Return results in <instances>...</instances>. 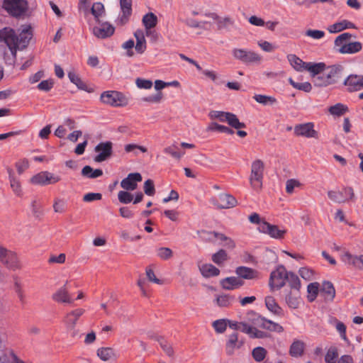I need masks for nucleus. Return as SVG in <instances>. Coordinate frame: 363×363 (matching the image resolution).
<instances>
[{
    "mask_svg": "<svg viewBox=\"0 0 363 363\" xmlns=\"http://www.w3.org/2000/svg\"><path fill=\"white\" fill-rule=\"evenodd\" d=\"M32 37L33 30L29 25L22 26L18 35L10 28L0 30V41L8 46L13 57H16L18 49L23 50L28 45Z\"/></svg>",
    "mask_w": 363,
    "mask_h": 363,
    "instance_id": "1",
    "label": "nucleus"
},
{
    "mask_svg": "<svg viewBox=\"0 0 363 363\" xmlns=\"http://www.w3.org/2000/svg\"><path fill=\"white\" fill-rule=\"evenodd\" d=\"M212 119L215 121L211 123L208 129L218 133L233 134L234 133L228 127L219 124L218 122H227L231 127L236 129L244 128L245 123L240 122L236 115H212Z\"/></svg>",
    "mask_w": 363,
    "mask_h": 363,
    "instance_id": "2",
    "label": "nucleus"
},
{
    "mask_svg": "<svg viewBox=\"0 0 363 363\" xmlns=\"http://www.w3.org/2000/svg\"><path fill=\"white\" fill-rule=\"evenodd\" d=\"M354 37L350 33H343L339 35L334 40V46L336 50L341 54L352 55L360 52L362 44L359 41L351 42Z\"/></svg>",
    "mask_w": 363,
    "mask_h": 363,
    "instance_id": "3",
    "label": "nucleus"
},
{
    "mask_svg": "<svg viewBox=\"0 0 363 363\" xmlns=\"http://www.w3.org/2000/svg\"><path fill=\"white\" fill-rule=\"evenodd\" d=\"M264 164L259 160L252 162L250 183L253 189L258 191L262 189L264 177Z\"/></svg>",
    "mask_w": 363,
    "mask_h": 363,
    "instance_id": "4",
    "label": "nucleus"
},
{
    "mask_svg": "<svg viewBox=\"0 0 363 363\" xmlns=\"http://www.w3.org/2000/svg\"><path fill=\"white\" fill-rule=\"evenodd\" d=\"M231 52L234 59L247 65L259 64L262 60L258 53L251 50L235 48Z\"/></svg>",
    "mask_w": 363,
    "mask_h": 363,
    "instance_id": "5",
    "label": "nucleus"
},
{
    "mask_svg": "<svg viewBox=\"0 0 363 363\" xmlns=\"http://www.w3.org/2000/svg\"><path fill=\"white\" fill-rule=\"evenodd\" d=\"M104 104L112 106H125L128 104V98L121 92L116 91H104L101 95Z\"/></svg>",
    "mask_w": 363,
    "mask_h": 363,
    "instance_id": "6",
    "label": "nucleus"
},
{
    "mask_svg": "<svg viewBox=\"0 0 363 363\" xmlns=\"http://www.w3.org/2000/svg\"><path fill=\"white\" fill-rule=\"evenodd\" d=\"M289 272L286 268L280 265L270 274L269 286L272 290H278L282 288L286 281Z\"/></svg>",
    "mask_w": 363,
    "mask_h": 363,
    "instance_id": "7",
    "label": "nucleus"
},
{
    "mask_svg": "<svg viewBox=\"0 0 363 363\" xmlns=\"http://www.w3.org/2000/svg\"><path fill=\"white\" fill-rule=\"evenodd\" d=\"M3 8L11 16L20 17L28 9L26 0H4Z\"/></svg>",
    "mask_w": 363,
    "mask_h": 363,
    "instance_id": "8",
    "label": "nucleus"
},
{
    "mask_svg": "<svg viewBox=\"0 0 363 363\" xmlns=\"http://www.w3.org/2000/svg\"><path fill=\"white\" fill-rule=\"evenodd\" d=\"M328 196L334 203H344L352 200L354 197V193L352 187H343L341 190L328 191Z\"/></svg>",
    "mask_w": 363,
    "mask_h": 363,
    "instance_id": "9",
    "label": "nucleus"
},
{
    "mask_svg": "<svg viewBox=\"0 0 363 363\" xmlns=\"http://www.w3.org/2000/svg\"><path fill=\"white\" fill-rule=\"evenodd\" d=\"M61 180V177L48 171L40 172L33 176L30 182L35 185L47 186L55 184Z\"/></svg>",
    "mask_w": 363,
    "mask_h": 363,
    "instance_id": "10",
    "label": "nucleus"
},
{
    "mask_svg": "<svg viewBox=\"0 0 363 363\" xmlns=\"http://www.w3.org/2000/svg\"><path fill=\"white\" fill-rule=\"evenodd\" d=\"M0 263L13 270L19 267L16 254L1 245H0Z\"/></svg>",
    "mask_w": 363,
    "mask_h": 363,
    "instance_id": "11",
    "label": "nucleus"
},
{
    "mask_svg": "<svg viewBox=\"0 0 363 363\" xmlns=\"http://www.w3.org/2000/svg\"><path fill=\"white\" fill-rule=\"evenodd\" d=\"M98 154L94 157L96 162H102L110 158L113 153V143L111 141L99 143L94 148Z\"/></svg>",
    "mask_w": 363,
    "mask_h": 363,
    "instance_id": "12",
    "label": "nucleus"
},
{
    "mask_svg": "<svg viewBox=\"0 0 363 363\" xmlns=\"http://www.w3.org/2000/svg\"><path fill=\"white\" fill-rule=\"evenodd\" d=\"M210 201L218 208H230L237 205L236 199L228 194H220L211 198Z\"/></svg>",
    "mask_w": 363,
    "mask_h": 363,
    "instance_id": "13",
    "label": "nucleus"
},
{
    "mask_svg": "<svg viewBox=\"0 0 363 363\" xmlns=\"http://www.w3.org/2000/svg\"><path fill=\"white\" fill-rule=\"evenodd\" d=\"M255 316L256 317L254 318V324L257 327L278 333L284 331V328L279 323H274L257 315H255Z\"/></svg>",
    "mask_w": 363,
    "mask_h": 363,
    "instance_id": "14",
    "label": "nucleus"
},
{
    "mask_svg": "<svg viewBox=\"0 0 363 363\" xmlns=\"http://www.w3.org/2000/svg\"><path fill=\"white\" fill-rule=\"evenodd\" d=\"M258 229L261 233L267 234L274 239L283 238L286 233L285 229H279L277 225H272L268 222L261 223Z\"/></svg>",
    "mask_w": 363,
    "mask_h": 363,
    "instance_id": "15",
    "label": "nucleus"
},
{
    "mask_svg": "<svg viewBox=\"0 0 363 363\" xmlns=\"http://www.w3.org/2000/svg\"><path fill=\"white\" fill-rule=\"evenodd\" d=\"M294 134L298 136L308 138H316L318 137V133L314 130V124L313 123H306L295 125Z\"/></svg>",
    "mask_w": 363,
    "mask_h": 363,
    "instance_id": "16",
    "label": "nucleus"
},
{
    "mask_svg": "<svg viewBox=\"0 0 363 363\" xmlns=\"http://www.w3.org/2000/svg\"><path fill=\"white\" fill-rule=\"evenodd\" d=\"M115 31V28L107 22L102 23L93 28L92 32L97 38L104 39L111 37Z\"/></svg>",
    "mask_w": 363,
    "mask_h": 363,
    "instance_id": "17",
    "label": "nucleus"
},
{
    "mask_svg": "<svg viewBox=\"0 0 363 363\" xmlns=\"http://www.w3.org/2000/svg\"><path fill=\"white\" fill-rule=\"evenodd\" d=\"M347 91L352 92L363 89V76L350 74L343 82Z\"/></svg>",
    "mask_w": 363,
    "mask_h": 363,
    "instance_id": "18",
    "label": "nucleus"
},
{
    "mask_svg": "<svg viewBox=\"0 0 363 363\" xmlns=\"http://www.w3.org/2000/svg\"><path fill=\"white\" fill-rule=\"evenodd\" d=\"M52 299L57 303L72 304L74 299L69 293V290L65 285L58 289L52 296Z\"/></svg>",
    "mask_w": 363,
    "mask_h": 363,
    "instance_id": "19",
    "label": "nucleus"
},
{
    "mask_svg": "<svg viewBox=\"0 0 363 363\" xmlns=\"http://www.w3.org/2000/svg\"><path fill=\"white\" fill-rule=\"evenodd\" d=\"M142 181L140 173H130L121 182V186L126 191H133L137 188V182Z\"/></svg>",
    "mask_w": 363,
    "mask_h": 363,
    "instance_id": "20",
    "label": "nucleus"
},
{
    "mask_svg": "<svg viewBox=\"0 0 363 363\" xmlns=\"http://www.w3.org/2000/svg\"><path fill=\"white\" fill-rule=\"evenodd\" d=\"M243 343L242 340H239L237 333L229 335L225 345L227 354L232 355L235 350L240 349L243 345Z\"/></svg>",
    "mask_w": 363,
    "mask_h": 363,
    "instance_id": "21",
    "label": "nucleus"
},
{
    "mask_svg": "<svg viewBox=\"0 0 363 363\" xmlns=\"http://www.w3.org/2000/svg\"><path fill=\"white\" fill-rule=\"evenodd\" d=\"M329 84H335L342 77L343 67L341 65H333L325 70Z\"/></svg>",
    "mask_w": 363,
    "mask_h": 363,
    "instance_id": "22",
    "label": "nucleus"
},
{
    "mask_svg": "<svg viewBox=\"0 0 363 363\" xmlns=\"http://www.w3.org/2000/svg\"><path fill=\"white\" fill-rule=\"evenodd\" d=\"M157 16L152 12L147 13L143 16L142 23L146 30V35L149 36L154 34L156 36L157 35L156 33L151 31V29L157 26Z\"/></svg>",
    "mask_w": 363,
    "mask_h": 363,
    "instance_id": "23",
    "label": "nucleus"
},
{
    "mask_svg": "<svg viewBox=\"0 0 363 363\" xmlns=\"http://www.w3.org/2000/svg\"><path fill=\"white\" fill-rule=\"evenodd\" d=\"M84 311L82 308H77L67 314L64 321L68 329L74 328L77 320L84 314Z\"/></svg>",
    "mask_w": 363,
    "mask_h": 363,
    "instance_id": "24",
    "label": "nucleus"
},
{
    "mask_svg": "<svg viewBox=\"0 0 363 363\" xmlns=\"http://www.w3.org/2000/svg\"><path fill=\"white\" fill-rule=\"evenodd\" d=\"M220 284L225 290H234L242 286L244 282L239 277H230L222 279Z\"/></svg>",
    "mask_w": 363,
    "mask_h": 363,
    "instance_id": "25",
    "label": "nucleus"
},
{
    "mask_svg": "<svg viewBox=\"0 0 363 363\" xmlns=\"http://www.w3.org/2000/svg\"><path fill=\"white\" fill-rule=\"evenodd\" d=\"M353 28L356 29V26L347 21V20H342L339 22H336L330 26H329L327 28L328 31L330 33H337L339 32H341L346 29Z\"/></svg>",
    "mask_w": 363,
    "mask_h": 363,
    "instance_id": "26",
    "label": "nucleus"
},
{
    "mask_svg": "<svg viewBox=\"0 0 363 363\" xmlns=\"http://www.w3.org/2000/svg\"><path fill=\"white\" fill-rule=\"evenodd\" d=\"M342 259L345 263L351 264L359 269L363 270V255L354 256L346 252L342 255Z\"/></svg>",
    "mask_w": 363,
    "mask_h": 363,
    "instance_id": "27",
    "label": "nucleus"
},
{
    "mask_svg": "<svg viewBox=\"0 0 363 363\" xmlns=\"http://www.w3.org/2000/svg\"><path fill=\"white\" fill-rule=\"evenodd\" d=\"M239 330L247 334L252 338H263L264 333L257 330L255 327H252L246 323L240 322Z\"/></svg>",
    "mask_w": 363,
    "mask_h": 363,
    "instance_id": "28",
    "label": "nucleus"
},
{
    "mask_svg": "<svg viewBox=\"0 0 363 363\" xmlns=\"http://www.w3.org/2000/svg\"><path fill=\"white\" fill-rule=\"evenodd\" d=\"M133 35L136 39L135 50L139 54L144 53L147 48V43L143 30L138 29L134 32Z\"/></svg>",
    "mask_w": 363,
    "mask_h": 363,
    "instance_id": "29",
    "label": "nucleus"
},
{
    "mask_svg": "<svg viewBox=\"0 0 363 363\" xmlns=\"http://www.w3.org/2000/svg\"><path fill=\"white\" fill-rule=\"evenodd\" d=\"M121 9L123 13L120 21L125 24L132 13V0H120Z\"/></svg>",
    "mask_w": 363,
    "mask_h": 363,
    "instance_id": "30",
    "label": "nucleus"
},
{
    "mask_svg": "<svg viewBox=\"0 0 363 363\" xmlns=\"http://www.w3.org/2000/svg\"><path fill=\"white\" fill-rule=\"evenodd\" d=\"M199 269L206 278L216 277L220 274V270L211 264H199Z\"/></svg>",
    "mask_w": 363,
    "mask_h": 363,
    "instance_id": "31",
    "label": "nucleus"
},
{
    "mask_svg": "<svg viewBox=\"0 0 363 363\" xmlns=\"http://www.w3.org/2000/svg\"><path fill=\"white\" fill-rule=\"evenodd\" d=\"M7 172L9 174L10 186L13 192L16 196H21L22 195V188L19 179L16 178V177L14 175L13 171L11 168H9Z\"/></svg>",
    "mask_w": 363,
    "mask_h": 363,
    "instance_id": "32",
    "label": "nucleus"
},
{
    "mask_svg": "<svg viewBox=\"0 0 363 363\" xmlns=\"http://www.w3.org/2000/svg\"><path fill=\"white\" fill-rule=\"evenodd\" d=\"M265 305L267 308L272 313L277 315H283V309L277 303L273 296H268L265 298Z\"/></svg>",
    "mask_w": 363,
    "mask_h": 363,
    "instance_id": "33",
    "label": "nucleus"
},
{
    "mask_svg": "<svg viewBox=\"0 0 363 363\" xmlns=\"http://www.w3.org/2000/svg\"><path fill=\"white\" fill-rule=\"evenodd\" d=\"M235 298L234 296L230 294H220L218 295L216 298V304L221 308H228L233 305Z\"/></svg>",
    "mask_w": 363,
    "mask_h": 363,
    "instance_id": "34",
    "label": "nucleus"
},
{
    "mask_svg": "<svg viewBox=\"0 0 363 363\" xmlns=\"http://www.w3.org/2000/svg\"><path fill=\"white\" fill-rule=\"evenodd\" d=\"M305 349V344L301 340H294L289 349V354L291 357H298L302 356Z\"/></svg>",
    "mask_w": 363,
    "mask_h": 363,
    "instance_id": "35",
    "label": "nucleus"
},
{
    "mask_svg": "<svg viewBox=\"0 0 363 363\" xmlns=\"http://www.w3.org/2000/svg\"><path fill=\"white\" fill-rule=\"evenodd\" d=\"M236 274L241 278L252 279L257 277V272L247 267H239L236 269Z\"/></svg>",
    "mask_w": 363,
    "mask_h": 363,
    "instance_id": "36",
    "label": "nucleus"
},
{
    "mask_svg": "<svg viewBox=\"0 0 363 363\" xmlns=\"http://www.w3.org/2000/svg\"><path fill=\"white\" fill-rule=\"evenodd\" d=\"M287 59L291 65L297 71L306 70L307 63L304 62L302 60L295 55H289Z\"/></svg>",
    "mask_w": 363,
    "mask_h": 363,
    "instance_id": "37",
    "label": "nucleus"
},
{
    "mask_svg": "<svg viewBox=\"0 0 363 363\" xmlns=\"http://www.w3.org/2000/svg\"><path fill=\"white\" fill-rule=\"evenodd\" d=\"M287 306L292 309H296L299 307L301 300L298 294H293L291 291L285 298Z\"/></svg>",
    "mask_w": 363,
    "mask_h": 363,
    "instance_id": "38",
    "label": "nucleus"
},
{
    "mask_svg": "<svg viewBox=\"0 0 363 363\" xmlns=\"http://www.w3.org/2000/svg\"><path fill=\"white\" fill-rule=\"evenodd\" d=\"M325 64L323 62L320 63H307L306 70L309 71L313 77L318 76L325 71Z\"/></svg>",
    "mask_w": 363,
    "mask_h": 363,
    "instance_id": "39",
    "label": "nucleus"
},
{
    "mask_svg": "<svg viewBox=\"0 0 363 363\" xmlns=\"http://www.w3.org/2000/svg\"><path fill=\"white\" fill-rule=\"evenodd\" d=\"M320 292L325 296V298L333 300L335 296V290L333 284L330 281H324L323 283Z\"/></svg>",
    "mask_w": 363,
    "mask_h": 363,
    "instance_id": "40",
    "label": "nucleus"
},
{
    "mask_svg": "<svg viewBox=\"0 0 363 363\" xmlns=\"http://www.w3.org/2000/svg\"><path fill=\"white\" fill-rule=\"evenodd\" d=\"M82 174L89 179H95L102 176L103 171L100 169H94L90 166L86 165L82 169Z\"/></svg>",
    "mask_w": 363,
    "mask_h": 363,
    "instance_id": "41",
    "label": "nucleus"
},
{
    "mask_svg": "<svg viewBox=\"0 0 363 363\" xmlns=\"http://www.w3.org/2000/svg\"><path fill=\"white\" fill-rule=\"evenodd\" d=\"M164 152L171 155L172 157L180 160L184 155V151H180L177 144L174 143L164 149Z\"/></svg>",
    "mask_w": 363,
    "mask_h": 363,
    "instance_id": "42",
    "label": "nucleus"
},
{
    "mask_svg": "<svg viewBox=\"0 0 363 363\" xmlns=\"http://www.w3.org/2000/svg\"><path fill=\"white\" fill-rule=\"evenodd\" d=\"M156 340L159 342L162 350L167 356L170 357H174V352L172 346L167 340L162 337H157Z\"/></svg>",
    "mask_w": 363,
    "mask_h": 363,
    "instance_id": "43",
    "label": "nucleus"
},
{
    "mask_svg": "<svg viewBox=\"0 0 363 363\" xmlns=\"http://www.w3.org/2000/svg\"><path fill=\"white\" fill-rule=\"evenodd\" d=\"M91 13L94 16L96 21L99 23V18L105 13L103 4L101 2L94 3L91 8Z\"/></svg>",
    "mask_w": 363,
    "mask_h": 363,
    "instance_id": "44",
    "label": "nucleus"
},
{
    "mask_svg": "<svg viewBox=\"0 0 363 363\" xmlns=\"http://www.w3.org/2000/svg\"><path fill=\"white\" fill-rule=\"evenodd\" d=\"M329 113H345L346 112H354V111L349 108L346 104L337 103L328 108Z\"/></svg>",
    "mask_w": 363,
    "mask_h": 363,
    "instance_id": "45",
    "label": "nucleus"
},
{
    "mask_svg": "<svg viewBox=\"0 0 363 363\" xmlns=\"http://www.w3.org/2000/svg\"><path fill=\"white\" fill-rule=\"evenodd\" d=\"M211 234L213 235L214 238L223 242V245L224 247L230 249H233L235 247V245L234 241L231 238L225 236L224 234L217 232H213Z\"/></svg>",
    "mask_w": 363,
    "mask_h": 363,
    "instance_id": "46",
    "label": "nucleus"
},
{
    "mask_svg": "<svg viewBox=\"0 0 363 363\" xmlns=\"http://www.w3.org/2000/svg\"><path fill=\"white\" fill-rule=\"evenodd\" d=\"M97 356L103 361H108L114 357V352L110 347H101L97 350Z\"/></svg>",
    "mask_w": 363,
    "mask_h": 363,
    "instance_id": "47",
    "label": "nucleus"
},
{
    "mask_svg": "<svg viewBox=\"0 0 363 363\" xmlns=\"http://www.w3.org/2000/svg\"><path fill=\"white\" fill-rule=\"evenodd\" d=\"M307 291H308V300L310 302L313 301L315 299V298L318 294L319 284L318 282L311 283L308 286Z\"/></svg>",
    "mask_w": 363,
    "mask_h": 363,
    "instance_id": "48",
    "label": "nucleus"
},
{
    "mask_svg": "<svg viewBox=\"0 0 363 363\" xmlns=\"http://www.w3.org/2000/svg\"><path fill=\"white\" fill-rule=\"evenodd\" d=\"M290 84L295 89L303 91L305 92H310L312 86L309 82H296L292 78L289 79Z\"/></svg>",
    "mask_w": 363,
    "mask_h": 363,
    "instance_id": "49",
    "label": "nucleus"
},
{
    "mask_svg": "<svg viewBox=\"0 0 363 363\" xmlns=\"http://www.w3.org/2000/svg\"><path fill=\"white\" fill-rule=\"evenodd\" d=\"M338 357V351L336 347H330L325 356L326 363H335Z\"/></svg>",
    "mask_w": 363,
    "mask_h": 363,
    "instance_id": "50",
    "label": "nucleus"
},
{
    "mask_svg": "<svg viewBox=\"0 0 363 363\" xmlns=\"http://www.w3.org/2000/svg\"><path fill=\"white\" fill-rule=\"evenodd\" d=\"M286 281H288L291 289L298 291L301 288V282L299 278L294 273L289 272Z\"/></svg>",
    "mask_w": 363,
    "mask_h": 363,
    "instance_id": "51",
    "label": "nucleus"
},
{
    "mask_svg": "<svg viewBox=\"0 0 363 363\" xmlns=\"http://www.w3.org/2000/svg\"><path fill=\"white\" fill-rule=\"evenodd\" d=\"M252 355L256 362H262L267 355V350L262 347H257L253 349Z\"/></svg>",
    "mask_w": 363,
    "mask_h": 363,
    "instance_id": "52",
    "label": "nucleus"
},
{
    "mask_svg": "<svg viewBox=\"0 0 363 363\" xmlns=\"http://www.w3.org/2000/svg\"><path fill=\"white\" fill-rule=\"evenodd\" d=\"M228 259V255L224 250H220L212 255V261L216 264H221Z\"/></svg>",
    "mask_w": 363,
    "mask_h": 363,
    "instance_id": "53",
    "label": "nucleus"
},
{
    "mask_svg": "<svg viewBox=\"0 0 363 363\" xmlns=\"http://www.w3.org/2000/svg\"><path fill=\"white\" fill-rule=\"evenodd\" d=\"M157 256L160 257L161 259L167 260L172 257L173 252L169 247H162L157 249Z\"/></svg>",
    "mask_w": 363,
    "mask_h": 363,
    "instance_id": "54",
    "label": "nucleus"
},
{
    "mask_svg": "<svg viewBox=\"0 0 363 363\" xmlns=\"http://www.w3.org/2000/svg\"><path fill=\"white\" fill-rule=\"evenodd\" d=\"M53 210L55 213H64L66 211V202L64 199L56 198L54 200Z\"/></svg>",
    "mask_w": 363,
    "mask_h": 363,
    "instance_id": "55",
    "label": "nucleus"
},
{
    "mask_svg": "<svg viewBox=\"0 0 363 363\" xmlns=\"http://www.w3.org/2000/svg\"><path fill=\"white\" fill-rule=\"evenodd\" d=\"M29 165V161L28 159L26 158L19 160L15 164L18 174H22L27 169H28Z\"/></svg>",
    "mask_w": 363,
    "mask_h": 363,
    "instance_id": "56",
    "label": "nucleus"
},
{
    "mask_svg": "<svg viewBox=\"0 0 363 363\" xmlns=\"http://www.w3.org/2000/svg\"><path fill=\"white\" fill-rule=\"evenodd\" d=\"M212 325L217 333H223L226 330L228 322L226 320L220 319L215 320Z\"/></svg>",
    "mask_w": 363,
    "mask_h": 363,
    "instance_id": "57",
    "label": "nucleus"
},
{
    "mask_svg": "<svg viewBox=\"0 0 363 363\" xmlns=\"http://www.w3.org/2000/svg\"><path fill=\"white\" fill-rule=\"evenodd\" d=\"M299 275L306 281H311L314 279V272L313 271L308 267H301L299 269Z\"/></svg>",
    "mask_w": 363,
    "mask_h": 363,
    "instance_id": "58",
    "label": "nucleus"
},
{
    "mask_svg": "<svg viewBox=\"0 0 363 363\" xmlns=\"http://www.w3.org/2000/svg\"><path fill=\"white\" fill-rule=\"evenodd\" d=\"M326 73L325 72H323L318 76L314 77V84L315 86H326L329 85V83H328V79L326 78Z\"/></svg>",
    "mask_w": 363,
    "mask_h": 363,
    "instance_id": "59",
    "label": "nucleus"
},
{
    "mask_svg": "<svg viewBox=\"0 0 363 363\" xmlns=\"http://www.w3.org/2000/svg\"><path fill=\"white\" fill-rule=\"evenodd\" d=\"M133 195L127 191H120L118 194V199L122 203H129L133 201Z\"/></svg>",
    "mask_w": 363,
    "mask_h": 363,
    "instance_id": "60",
    "label": "nucleus"
},
{
    "mask_svg": "<svg viewBox=\"0 0 363 363\" xmlns=\"http://www.w3.org/2000/svg\"><path fill=\"white\" fill-rule=\"evenodd\" d=\"M68 77L69 80L74 84L78 88L81 89H84L85 84L84 82L81 80V79L78 77L77 74H76L73 72H69L68 73Z\"/></svg>",
    "mask_w": 363,
    "mask_h": 363,
    "instance_id": "61",
    "label": "nucleus"
},
{
    "mask_svg": "<svg viewBox=\"0 0 363 363\" xmlns=\"http://www.w3.org/2000/svg\"><path fill=\"white\" fill-rule=\"evenodd\" d=\"M256 101L264 105L272 104L275 99L272 97L267 96L265 95L257 94L254 96Z\"/></svg>",
    "mask_w": 363,
    "mask_h": 363,
    "instance_id": "62",
    "label": "nucleus"
},
{
    "mask_svg": "<svg viewBox=\"0 0 363 363\" xmlns=\"http://www.w3.org/2000/svg\"><path fill=\"white\" fill-rule=\"evenodd\" d=\"M144 192L147 196H153L155 194L154 182L151 179H147L144 183Z\"/></svg>",
    "mask_w": 363,
    "mask_h": 363,
    "instance_id": "63",
    "label": "nucleus"
},
{
    "mask_svg": "<svg viewBox=\"0 0 363 363\" xmlns=\"http://www.w3.org/2000/svg\"><path fill=\"white\" fill-rule=\"evenodd\" d=\"M42 208L43 206L39 201L35 199L32 201L31 211L35 216L39 217L43 214Z\"/></svg>",
    "mask_w": 363,
    "mask_h": 363,
    "instance_id": "64",
    "label": "nucleus"
}]
</instances>
